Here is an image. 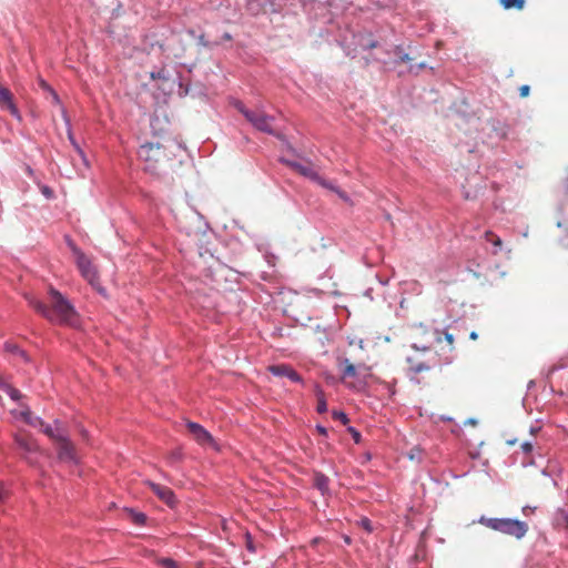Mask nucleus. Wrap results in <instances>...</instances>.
Here are the masks:
<instances>
[{"label":"nucleus","instance_id":"nucleus-1","mask_svg":"<svg viewBox=\"0 0 568 568\" xmlns=\"http://www.w3.org/2000/svg\"><path fill=\"white\" fill-rule=\"evenodd\" d=\"M181 146L170 136H161L156 141H150L141 145L139 158L144 163L145 171L160 175L166 173L180 163L178 159Z\"/></svg>","mask_w":568,"mask_h":568},{"label":"nucleus","instance_id":"nucleus-2","mask_svg":"<svg viewBox=\"0 0 568 568\" xmlns=\"http://www.w3.org/2000/svg\"><path fill=\"white\" fill-rule=\"evenodd\" d=\"M29 303L51 323L72 327L77 326L79 323V316L73 305L60 292L52 287L49 291V305L34 298H31Z\"/></svg>","mask_w":568,"mask_h":568},{"label":"nucleus","instance_id":"nucleus-3","mask_svg":"<svg viewBox=\"0 0 568 568\" xmlns=\"http://www.w3.org/2000/svg\"><path fill=\"white\" fill-rule=\"evenodd\" d=\"M478 523L495 531L513 536L516 539L524 538L528 531L527 523L513 518H488L481 516Z\"/></svg>","mask_w":568,"mask_h":568},{"label":"nucleus","instance_id":"nucleus-4","mask_svg":"<svg viewBox=\"0 0 568 568\" xmlns=\"http://www.w3.org/2000/svg\"><path fill=\"white\" fill-rule=\"evenodd\" d=\"M342 364L344 365L342 373L343 383L348 388L363 389L367 385V379L372 376L371 367L365 364H351L347 358Z\"/></svg>","mask_w":568,"mask_h":568},{"label":"nucleus","instance_id":"nucleus-5","mask_svg":"<svg viewBox=\"0 0 568 568\" xmlns=\"http://www.w3.org/2000/svg\"><path fill=\"white\" fill-rule=\"evenodd\" d=\"M236 108L256 130L276 135V132L273 128V116L266 114L260 109L248 110L241 102L236 103Z\"/></svg>","mask_w":568,"mask_h":568},{"label":"nucleus","instance_id":"nucleus-6","mask_svg":"<svg viewBox=\"0 0 568 568\" xmlns=\"http://www.w3.org/2000/svg\"><path fill=\"white\" fill-rule=\"evenodd\" d=\"M68 246L75 257L77 266L81 273V275L92 285L95 286L99 284V275L95 266L92 264V261L89 256H87L72 240H68Z\"/></svg>","mask_w":568,"mask_h":568},{"label":"nucleus","instance_id":"nucleus-7","mask_svg":"<svg viewBox=\"0 0 568 568\" xmlns=\"http://www.w3.org/2000/svg\"><path fill=\"white\" fill-rule=\"evenodd\" d=\"M186 428L192 435L193 439L204 448H212L214 450H219V444L211 435L209 430H206L202 425L195 422H187Z\"/></svg>","mask_w":568,"mask_h":568},{"label":"nucleus","instance_id":"nucleus-8","mask_svg":"<svg viewBox=\"0 0 568 568\" xmlns=\"http://www.w3.org/2000/svg\"><path fill=\"white\" fill-rule=\"evenodd\" d=\"M14 442L19 449L23 452V457L29 464L37 463V455L39 453V446L37 442L28 434H17L14 436Z\"/></svg>","mask_w":568,"mask_h":568},{"label":"nucleus","instance_id":"nucleus-9","mask_svg":"<svg viewBox=\"0 0 568 568\" xmlns=\"http://www.w3.org/2000/svg\"><path fill=\"white\" fill-rule=\"evenodd\" d=\"M22 416L24 420L32 426H43V433L53 440H55V443H58L59 440L67 436L64 430L59 427V423L57 420L54 422V425H44L42 419L39 417L32 419L31 413L29 410L22 412Z\"/></svg>","mask_w":568,"mask_h":568},{"label":"nucleus","instance_id":"nucleus-10","mask_svg":"<svg viewBox=\"0 0 568 568\" xmlns=\"http://www.w3.org/2000/svg\"><path fill=\"white\" fill-rule=\"evenodd\" d=\"M58 458L60 462L69 464V465H77L78 464V457L75 454L74 446L69 440V438L65 436L58 443H55Z\"/></svg>","mask_w":568,"mask_h":568},{"label":"nucleus","instance_id":"nucleus-11","mask_svg":"<svg viewBox=\"0 0 568 568\" xmlns=\"http://www.w3.org/2000/svg\"><path fill=\"white\" fill-rule=\"evenodd\" d=\"M0 109L8 111L12 116L21 120V114L13 102V94L11 91L0 83Z\"/></svg>","mask_w":568,"mask_h":568},{"label":"nucleus","instance_id":"nucleus-12","mask_svg":"<svg viewBox=\"0 0 568 568\" xmlns=\"http://www.w3.org/2000/svg\"><path fill=\"white\" fill-rule=\"evenodd\" d=\"M146 485L152 489V491L168 506L172 507L175 504L174 493L171 488L155 484L153 481H146Z\"/></svg>","mask_w":568,"mask_h":568},{"label":"nucleus","instance_id":"nucleus-13","mask_svg":"<svg viewBox=\"0 0 568 568\" xmlns=\"http://www.w3.org/2000/svg\"><path fill=\"white\" fill-rule=\"evenodd\" d=\"M268 371L274 376H285L294 383H302V377L288 365H272L268 367Z\"/></svg>","mask_w":568,"mask_h":568},{"label":"nucleus","instance_id":"nucleus-14","mask_svg":"<svg viewBox=\"0 0 568 568\" xmlns=\"http://www.w3.org/2000/svg\"><path fill=\"white\" fill-rule=\"evenodd\" d=\"M284 163L298 174L308 178L314 182L316 179H318V173L311 165H304L298 162L288 160H285Z\"/></svg>","mask_w":568,"mask_h":568},{"label":"nucleus","instance_id":"nucleus-15","mask_svg":"<svg viewBox=\"0 0 568 568\" xmlns=\"http://www.w3.org/2000/svg\"><path fill=\"white\" fill-rule=\"evenodd\" d=\"M314 486L325 496L329 493V478L325 474L317 471L314 474Z\"/></svg>","mask_w":568,"mask_h":568},{"label":"nucleus","instance_id":"nucleus-16","mask_svg":"<svg viewBox=\"0 0 568 568\" xmlns=\"http://www.w3.org/2000/svg\"><path fill=\"white\" fill-rule=\"evenodd\" d=\"M484 237H485L486 242H489L493 244V246H494L493 254L497 255L501 251V247H503L501 239L491 231H486L484 234Z\"/></svg>","mask_w":568,"mask_h":568},{"label":"nucleus","instance_id":"nucleus-17","mask_svg":"<svg viewBox=\"0 0 568 568\" xmlns=\"http://www.w3.org/2000/svg\"><path fill=\"white\" fill-rule=\"evenodd\" d=\"M316 396H317L316 412L318 414L326 413L327 412V403H326L324 393L320 387L316 388Z\"/></svg>","mask_w":568,"mask_h":568},{"label":"nucleus","instance_id":"nucleus-18","mask_svg":"<svg viewBox=\"0 0 568 568\" xmlns=\"http://www.w3.org/2000/svg\"><path fill=\"white\" fill-rule=\"evenodd\" d=\"M498 2L507 10H521L525 6V0H498Z\"/></svg>","mask_w":568,"mask_h":568},{"label":"nucleus","instance_id":"nucleus-19","mask_svg":"<svg viewBox=\"0 0 568 568\" xmlns=\"http://www.w3.org/2000/svg\"><path fill=\"white\" fill-rule=\"evenodd\" d=\"M3 390L9 395L12 400H19L21 398V393L17 388L11 385H3Z\"/></svg>","mask_w":568,"mask_h":568},{"label":"nucleus","instance_id":"nucleus-20","mask_svg":"<svg viewBox=\"0 0 568 568\" xmlns=\"http://www.w3.org/2000/svg\"><path fill=\"white\" fill-rule=\"evenodd\" d=\"M156 564L163 568H179L178 562L171 558H160Z\"/></svg>","mask_w":568,"mask_h":568},{"label":"nucleus","instance_id":"nucleus-21","mask_svg":"<svg viewBox=\"0 0 568 568\" xmlns=\"http://www.w3.org/2000/svg\"><path fill=\"white\" fill-rule=\"evenodd\" d=\"M429 367L428 365H425V364H417V365H413L409 367V372H410V378L412 379H415V375L423 372V371H427Z\"/></svg>","mask_w":568,"mask_h":568},{"label":"nucleus","instance_id":"nucleus-22","mask_svg":"<svg viewBox=\"0 0 568 568\" xmlns=\"http://www.w3.org/2000/svg\"><path fill=\"white\" fill-rule=\"evenodd\" d=\"M395 54L398 57V60L402 63H408L413 60V58H410L409 54L403 52L400 47H396Z\"/></svg>","mask_w":568,"mask_h":568},{"label":"nucleus","instance_id":"nucleus-23","mask_svg":"<svg viewBox=\"0 0 568 568\" xmlns=\"http://www.w3.org/2000/svg\"><path fill=\"white\" fill-rule=\"evenodd\" d=\"M151 78H152L153 80H163V81H166V80H169V74H168V72H166V70H165V69H161V70H159V71H156V72H151Z\"/></svg>","mask_w":568,"mask_h":568},{"label":"nucleus","instance_id":"nucleus-24","mask_svg":"<svg viewBox=\"0 0 568 568\" xmlns=\"http://www.w3.org/2000/svg\"><path fill=\"white\" fill-rule=\"evenodd\" d=\"M315 182L317 184H320L321 186L332 190L334 192H335V190H337V187H335L329 181L323 179L320 174H318V179H316Z\"/></svg>","mask_w":568,"mask_h":568},{"label":"nucleus","instance_id":"nucleus-25","mask_svg":"<svg viewBox=\"0 0 568 568\" xmlns=\"http://www.w3.org/2000/svg\"><path fill=\"white\" fill-rule=\"evenodd\" d=\"M332 415H333L334 419L341 420L342 424H344V425H346L348 423V420H349L347 415L344 412H341V410H334Z\"/></svg>","mask_w":568,"mask_h":568},{"label":"nucleus","instance_id":"nucleus-26","mask_svg":"<svg viewBox=\"0 0 568 568\" xmlns=\"http://www.w3.org/2000/svg\"><path fill=\"white\" fill-rule=\"evenodd\" d=\"M444 339H445V342H446V344H447V347H444V348H442V349H443V351H452V349H453L452 345H453V342H454V337H453V335H452V334H449V333H447V332H445V333H444Z\"/></svg>","mask_w":568,"mask_h":568},{"label":"nucleus","instance_id":"nucleus-27","mask_svg":"<svg viewBox=\"0 0 568 568\" xmlns=\"http://www.w3.org/2000/svg\"><path fill=\"white\" fill-rule=\"evenodd\" d=\"M8 494L9 493L7 486L4 485V483L0 481V503L6 501V499L8 498Z\"/></svg>","mask_w":568,"mask_h":568},{"label":"nucleus","instance_id":"nucleus-28","mask_svg":"<svg viewBox=\"0 0 568 568\" xmlns=\"http://www.w3.org/2000/svg\"><path fill=\"white\" fill-rule=\"evenodd\" d=\"M348 432L351 433L354 442L356 444H358L361 442V438H362L361 433L357 429H355L354 427H348Z\"/></svg>","mask_w":568,"mask_h":568},{"label":"nucleus","instance_id":"nucleus-29","mask_svg":"<svg viewBox=\"0 0 568 568\" xmlns=\"http://www.w3.org/2000/svg\"><path fill=\"white\" fill-rule=\"evenodd\" d=\"M530 88L527 84H524L519 88V95L520 98H527L529 95Z\"/></svg>","mask_w":568,"mask_h":568},{"label":"nucleus","instance_id":"nucleus-30","mask_svg":"<svg viewBox=\"0 0 568 568\" xmlns=\"http://www.w3.org/2000/svg\"><path fill=\"white\" fill-rule=\"evenodd\" d=\"M146 520V516L142 513H139L134 516V523L138 525H144Z\"/></svg>","mask_w":568,"mask_h":568},{"label":"nucleus","instance_id":"nucleus-31","mask_svg":"<svg viewBox=\"0 0 568 568\" xmlns=\"http://www.w3.org/2000/svg\"><path fill=\"white\" fill-rule=\"evenodd\" d=\"M361 526L366 529L367 531H372V523L368 518H362Z\"/></svg>","mask_w":568,"mask_h":568},{"label":"nucleus","instance_id":"nucleus-32","mask_svg":"<svg viewBox=\"0 0 568 568\" xmlns=\"http://www.w3.org/2000/svg\"><path fill=\"white\" fill-rule=\"evenodd\" d=\"M41 85H42L43 88H47V89L50 91V93H51V95H52V100H53L55 103H59V102H60V101H59V97H58V94L55 93V91H53L51 88H49V87H48L43 81H41Z\"/></svg>","mask_w":568,"mask_h":568},{"label":"nucleus","instance_id":"nucleus-33","mask_svg":"<svg viewBox=\"0 0 568 568\" xmlns=\"http://www.w3.org/2000/svg\"><path fill=\"white\" fill-rule=\"evenodd\" d=\"M521 449L524 453L529 454L532 452V444L530 442H525L521 444Z\"/></svg>","mask_w":568,"mask_h":568},{"label":"nucleus","instance_id":"nucleus-34","mask_svg":"<svg viewBox=\"0 0 568 568\" xmlns=\"http://www.w3.org/2000/svg\"><path fill=\"white\" fill-rule=\"evenodd\" d=\"M4 351L9 352V353H16V352H18V345L13 344V343H7Z\"/></svg>","mask_w":568,"mask_h":568},{"label":"nucleus","instance_id":"nucleus-35","mask_svg":"<svg viewBox=\"0 0 568 568\" xmlns=\"http://www.w3.org/2000/svg\"><path fill=\"white\" fill-rule=\"evenodd\" d=\"M349 344H351V345H353V344H358V348H359V349H362V351H364V349H365V348H364V346H363V339H362V338H356V337H354L353 339H351Z\"/></svg>","mask_w":568,"mask_h":568},{"label":"nucleus","instance_id":"nucleus-36","mask_svg":"<svg viewBox=\"0 0 568 568\" xmlns=\"http://www.w3.org/2000/svg\"><path fill=\"white\" fill-rule=\"evenodd\" d=\"M335 192L337 193V195H338L342 200H344V201H348V196H347V194H346L344 191H342V190H339V189L337 187V190H335Z\"/></svg>","mask_w":568,"mask_h":568},{"label":"nucleus","instance_id":"nucleus-37","mask_svg":"<svg viewBox=\"0 0 568 568\" xmlns=\"http://www.w3.org/2000/svg\"><path fill=\"white\" fill-rule=\"evenodd\" d=\"M335 192L337 193V195H338L342 200H344V201H348V196H347V194H346L344 191H342V190H339V189L337 187V190H335Z\"/></svg>","mask_w":568,"mask_h":568},{"label":"nucleus","instance_id":"nucleus-38","mask_svg":"<svg viewBox=\"0 0 568 568\" xmlns=\"http://www.w3.org/2000/svg\"><path fill=\"white\" fill-rule=\"evenodd\" d=\"M316 430L323 436L327 435V429L322 425H316Z\"/></svg>","mask_w":568,"mask_h":568},{"label":"nucleus","instance_id":"nucleus-39","mask_svg":"<svg viewBox=\"0 0 568 568\" xmlns=\"http://www.w3.org/2000/svg\"><path fill=\"white\" fill-rule=\"evenodd\" d=\"M160 122V119L158 116L153 118L151 120V126L155 131L156 124Z\"/></svg>","mask_w":568,"mask_h":568},{"label":"nucleus","instance_id":"nucleus-40","mask_svg":"<svg viewBox=\"0 0 568 568\" xmlns=\"http://www.w3.org/2000/svg\"><path fill=\"white\" fill-rule=\"evenodd\" d=\"M561 515H562V518L565 520V523L567 524V527H568V511H565V510H560Z\"/></svg>","mask_w":568,"mask_h":568},{"label":"nucleus","instance_id":"nucleus-41","mask_svg":"<svg viewBox=\"0 0 568 568\" xmlns=\"http://www.w3.org/2000/svg\"><path fill=\"white\" fill-rule=\"evenodd\" d=\"M43 194L47 195V196H50L51 195V190L48 187V186H44L43 190H42Z\"/></svg>","mask_w":568,"mask_h":568},{"label":"nucleus","instance_id":"nucleus-42","mask_svg":"<svg viewBox=\"0 0 568 568\" xmlns=\"http://www.w3.org/2000/svg\"><path fill=\"white\" fill-rule=\"evenodd\" d=\"M247 549H248L251 552H254V551H255L254 546L252 545V541H251V540H248V541H247Z\"/></svg>","mask_w":568,"mask_h":568},{"label":"nucleus","instance_id":"nucleus-43","mask_svg":"<svg viewBox=\"0 0 568 568\" xmlns=\"http://www.w3.org/2000/svg\"><path fill=\"white\" fill-rule=\"evenodd\" d=\"M469 337H470L471 339H477L478 335H477V333H476V332H471V333H470V335H469Z\"/></svg>","mask_w":568,"mask_h":568},{"label":"nucleus","instance_id":"nucleus-44","mask_svg":"<svg viewBox=\"0 0 568 568\" xmlns=\"http://www.w3.org/2000/svg\"><path fill=\"white\" fill-rule=\"evenodd\" d=\"M423 68H425V63H424V62L419 63V64L416 67V70H420V69H423Z\"/></svg>","mask_w":568,"mask_h":568},{"label":"nucleus","instance_id":"nucleus-45","mask_svg":"<svg viewBox=\"0 0 568 568\" xmlns=\"http://www.w3.org/2000/svg\"><path fill=\"white\" fill-rule=\"evenodd\" d=\"M3 385H8V384L3 382L2 377H0V388L1 389H3Z\"/></svg>","mask_w":568,"mask_h":568},{"label":"nucleus","instance_id":"nucleus-46","mask_svg":"<svg viewBox=\"0 0 568 568\" xmlns=\"http://www.w3.org/2000/svg\"><path fill=\"white\" fill-rule=\"evenodd\" d=\"M376 47V43L375 42H372L367 45V48L372 49V48H375Z\"/></svg>","mask_w":568,"mask_h":568},{"label":"nucleus","instance_id":"nucleus-47","mask_svg":"<svg viewBox=\"0 0 568 568\" xmlns=\"http://www.w3.org/2000/svg\"><path fill=\"white\" fill-rule=\"evenodd\" d=\"M468 423L469 424H476V420L475 419H469Z\"/></svg>","mask_w":568,"mask_h":568},{"label":"nucleus","instance_id":"nucleus-48","mask_svg":"<svg viewBox=\"0 0 568 568\" xmlns=\"http://www.w3.org/2000/svg\"><path fill=\"white\" fill-rule=\"evenodd\" d=\"M351 539L349 537H345V542L349 544Z\"/></svg>","mask_w":568,"mask_h":568},{"label":"nucleus","instance_id":"nucleus-49","mask_svg":"<svg viewBox=\"0 0 568 568\" xmlns=\"http://www.w3.org/2000/svg\"><path fill=\"white\" fill-rule=\"evenodd\" d=\"M437 342H438V343H442V342H443L440 336H438V337H437Z\"/></svg>","mask_w":568,"mask_h":568}]
</instances>
